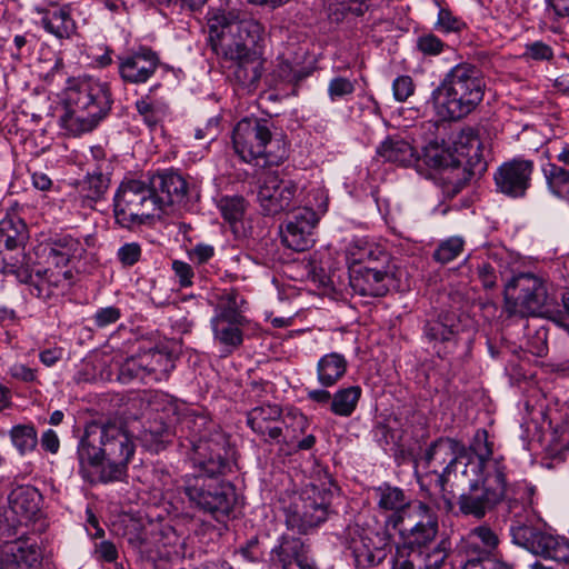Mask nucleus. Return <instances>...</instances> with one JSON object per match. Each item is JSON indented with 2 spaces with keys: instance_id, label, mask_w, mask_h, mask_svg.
Listing matches in <instances>:
<instances>
[{
  "instance_id": "nucleus-1",
  "label": "nucleus",
  "mask_w": 569,
  "mask_h": 569,
  "mask_svg": "<svg viewBox=\"0 0 569 569\" xmlns=\"http://www.w3.org/2000/svg\"><path fill=\"white\" fill-rule=\"evenodd\" d=\"M191 446L192 471L181 477L178 489L191 508L220 520L231 512L236 503L234 487L221 479L229 467L222 455L226 439L216 432L210 438L201 436L191 440Z\"/></svg>"
},
{
  "instance_id": "nucleus-2",
  "label": "nucleus",
  "mask_w": 569,
  "mask_h": 569,
  "mask_svg": "<svg viewBox=\"0 0 569 569\" xmlns=\"http://www.w3.org/2000/svg\"><path fill=\"white\" fill-rule=\"evenodd\" d=\"M209 42L214 53L231 62L232 76L243 88L258 83L263 59L257 49L264 34L256 20L238 21L233 10L212 9L208 12Z\"/></svg>"
},
{
  "instance_id": "nucleus-3",
  "label": "nucleus",
  "mask_w": 569,
  "mask_h": 569,
  "mask_svg": "<svg viewBox=\"0 0 569 569\" xmlns=\"http://www.w3.org/2000/svg\"><path fill=\"white\" fill-rule=\"evenodd\" d=\"M77 453L81 468L101 467L99 478L102 482L120 481L127 475L134 443L121 425L93 423L86 428Z\"/></svg>"
},
{
  "instance_id": "nucleus-4",
  "label": "nucleus",
  "mask_w": 569,
  "mask_h": 569,
  "mask_svg": "<svg viewBox=\"0 0 569 569\" xmlns=\"http://www.w3.org/2000/svg\"><path fill=\"white\" fill-rule=\"evenodd\" d=\"M480 468L481 463L471 465L468 471L465 468L457 482L448 486L446 493H453L455 488L462 490L457 499L459 512L479 520L507 500L509 511L515 515L518 499L509 486L507 475L501 472V467L489 462L487 473L481 472Z\"/></svg>"
},
{
  "instance_id": "nucleus-5",
  "label": "nucleus",
  "mask_w": 569,
  "mask_h": 569,
  "mask_svg": "<svg viewBox=\"0 0 569 569\" xmlns=\"http://www.w3.org/2000/svg\"><path fill=\"white\" fill-rule=\"evenodd\" d=\"M112 103L108 82L91 76L69 78L60 124L74 137L91 132L110 113Z\"/></svg>"
},
{
  "instance_id": "nucleus-6",
  "label": "nucleus",
  "mask_w": 569,
  "mask_h": 569,
  "mask_svg": "<svg viewBox=\"0 0 569 569\" xmlns=\"http://www.w3.org/2000/svg\"><path fill=\"white\" fill-rule=\"evenodd\" d=\"M486 83L475 64L462 62L452 67L432 91L430 102L442 120H459L482 101Z\"/></svg>"
},
{
  "instance_id": "nucleus-7",
  "label": "nucleus",
  "mask_w": 569,
  "mask_h": 569,
  "mask_svg": "<svg viewBox=\"0 0 569 569\" xmlns=\"http://www.w3.org/2000/svg\"><path fill=\"white\" fill-rule=\"evenodd\" d=\"M232 146L243 162L260 168L279 166L288 158L284 141L272 138L271 122L262 118L241 119L233 128Z\"/></svg>"
},
{
  "instance_id": "nucleus-8",
  "label": "nucleus",
  "mask_w": 569,
  "mask_h": 569,
  "mask_svg": "<svg viewBox=\"0 0 569 569\" xmlns=\"http://www.w3.org/2000/svg\"><path fill=\"white\" fill-rule=\"evenodd\" d=\"M505 311L512 316H548L556 303L550 284L530 272L513 276L505 286Z\"/></svg>"
},
{
  "instance_id": "nucleus-9",
  "label": "nucleus",
  "mask_w": 569,
  "mask_h": 569,
  "mask_svg": "<svg viewBox=\"0 0 569 569\" xmlns=\"http://www.w3.org/2000/svg\"><path fill=\"white\" fill-rule=\"evenodd\" d=\"M113 202L117 223L128 229L144 224L160 211L150 181H122Z\"/></svg>"
},
{
  "instance_id": "nucleus-10",
  "label": "nucleus",
  "mask_w": 569,
  "mask_h": 569,
  "mask_svg": "<svg viewBox=\"0 0 569 569\" xmlns=\"http://www.w3.org/2000/svg\"><path fill=\"white\" fill-rule=\"evenodd\" d=\"M29 239L26 222L17 216H7L0 220V273L14 276L17 280L30 278L24 252Z\"/></svg>"
},
{
  "instance_id": "nucleus-11",
  "label": "nucleus",
  "mask_w": 569,
  "mask_h": 569,
  "mask_svg": "<svg viewBox=\"0 0 569 569\" xmlns=\"http://www.w3.org/2000/svg\"><path fill=\"white\" fill-rule=\"evenodd\" d=\"M29 239L26 222L17 216H7L0 220V273L14 276L17 280L30 278L24 252Z\"/></svg>"
},
{
  "instance_id": "nucleus-12",
  "label": "nucleus",
  "mask_w": 569,
  "mask_h": 569,
  "mask_svg": "<svg viewBox=\"0 0 569 569\" xmlns=\"http://www.w3.org/2000/svg\"><path fill=\"white\" fill-rule=\"evenodd\" d=\"M467 455V447L459 440L452 438H439L430 445L426 451V460L429 467L446 465L443 471L438 473L437 483L440 491L446 495L448 486L457 482L462 471L471 465H479V461H470Z\"/></svg>"
},
{
  "instance_id": "nucleus-13",
  "label": "nucleus",
  "mask_w": 569,
  "mask_h": 569,
  "mask_svg": "<svg viewBox=\"0 0 569 569\" xmlns=\"http://www.w3.org/2000/svg\"><path fill=\"white\" fill-rule=\"evenodd\" d=\"M396 267L386 252L378 259H369L365 266L349 267V282L352 291L362 297H383L395 282Z\"/></svg>"
},
{
  "instance_id": "nucleus-14",
  "label": "nucleus",
  "mask_w": 569,
  "mask_h": 569,
  "mask_svg": "<svg viewBox=\"0 0 569 569\" xmlns=\"http://www.w3.org/2000/svg\"><path fill=\"white\" fill-rule=\"evenodd\" d=\"M328 500L312 486L300 495H295L286 508L287 527L299 533H308L326 521Z\"/></svg>"
},
{
  "instance_id": "nucleus-15",
  "label": "nucleus",
  "mask_w": 569,
  "mask_h": 569,
  "mask_svg": "<svg viewBox=\"0 0 569 569\" xmlns=\"http://www.w3.org/2000/svg\"><path fill=\"white\" fill-rule=\"evenodd\" d=\"M420 162L440 170L442 180L448 184V191L453 193L459 192L473 174L470 169L462 166L460 160L438 142H430L425 147Z\"/></svg>"
},
{
  "instance_id": "nucleus-16",
  "label": "nucleus",
  "mask_w": 569,
  "mask_h": 569,
  "mask_svg": "<svg viewBox=\"0 0 569 569\" xmlns=\"http://www.w3.org/2000/svg\"><path fill=\"white\" fill-rule=\"evenodd\" d=\"M160 63L159 54L147 46L117 56L119 77L128 84L146 83L154 76Z\"/></svg>"
},
{
  "instance_id": "nucleus-17",
  "label": "nucleus",
  "mask_w": 569,
  "mask_h": 569,
  "mask_svg": "<svg viewBox=\"0 0 569 569\" xmlns=\"http://www.w3.org/2000/svg\"><path fill=\"white\" fill-rule=\"evenodd\" d=\"M533 171L535 162L522 157L503 162L493 174L497 191L512 199L526 197Z\"/></svg>"
},
{
  "instance_id": "nucleus-18",
  "label": "nucleus",
  "mask_w": 569,
  "mask_h": 569,
  "mask_svg": "<svg viewBox=\"0 0 569 569\" xmlns=\"http://www.w3.org/2000/svg\"><path fill=\"white\" fill-rule=\"evenodd\" d=\"M298 184L292 180L281 179L278 174L264 176L258 190V201L267 216H276L296 204Z\"/></svg>"
},
{
  "instance_id": "nucleus-19",
  "label": "nucleus",
  "mask_w": 569,
  "mask_h": 569,
  "mask_svg": "<svg viewBox=\"0 0 569 569\" xmlns=\"http://www.w3.org/2000/svg\"><path fill=\"white\" fill-rule=\"evenodd\" d=\"M281 416L282 410L278 405L264 403L248 411L247 425L266 443H293V439H287L283 433V428L280 426Z\"/></svg>"
},
{
  "instance_id": "nucleus-20",
  "label": "nucleus",
  "mask_w": 569,
  "mask_h": 569,
  "mask_svg": "<svg viewBox=\"0 0 569 569\" xmlns=\"http://www.w3.org/2000/svg\"><path fill=\"white\" fill-rule=\"evenodd\" d=\"M28 272L30 278L18 281L29 284L30 293L43 300L62 295L72 282L71 270L57 266L54 268L38 269L33 273L29 260Z\"/></svg>"
},
{
  "instance_id": "nucleus-21",
  "label": "nucleus",
  "mask_w": 569,
  "mask_h": 569,
  "mask_svg": "<svg viewBox=\"0 0 569 569\" xmlns=\"http://www.w3.org/2000/svg\"><path fill=\"white\" fill-rule=\"evenodd\" d=\"M318 221V213L312 208L299 209L281 231L282 242L295 251L308 250L315 243L313 230Z\"/></svg>"
},
{
  "instance_id": "nucleus-22",
  "label": "nucleus",
  "mask_w": 569,
  "mask_h": 569,
  "mask_svg": "<svg viewBox=\"0 0 569 569\" xmlns=\"http://www.w3.org/2000/svg\"><path fill=\"white\" fill-rule=\"evenodd\" d=\"M149 181L160 211L174 203H182L190 191L187 180L173 170L159 171Z\"/></svg>"
},
{
  "instance_id": "nucleus-23",
  "label": "nucleus",
  "mask_w": 569,
  "mask_h": 569,
  "mask_svg": "<svg viewBox=\"0 0 569 569\" xmlns=\"http://www.w3.org/2000/svg\"><path fill=\"white\" fill-rule=\"evenodd\" d=\"M515 517L518 519L513 520L510 525L512 542L527 549L531 553L548 558L552 548L557 546L558 538L526 525L521 520L519 512H515Z\"/></svg>"
},
{
  "instance_id": "nucleus-24",
  "label": "nucleus",
  "mask_w": 569,
  "mask_h": 569,
  "mask_svg": "<svg viewBox=\"0 0 569 569\" xmlns=\"http://www.w3.org/2000/svg\"><path fill=\"white\" fill-rule=\"evenodd\" d=\"M498 542V536L490 527L479 526L471 529L466 537L461 538L459 545V551L466 557L463 565H469L471 561L478 565L491 558Z\"/></svg>"
},
{
  "instance_id": "nucleus-25",
  "label": "nucleus",
  "mask_w": 569,
  "mask_h": 569,
  "mask_svg": "<svg viewBox=\"0 0 569 569\" xmlns=\"http://www.w3.org/2000/svg\"><path fill=\"white\" fill-rule=\"evenodd\" d=\"M270 561L281 569H301L311 561L309 549L297 537L283 535L270 551Z\"/></svg>"
},
{
  "instance_id": "nucleus-26",
  "label": "nucleus",
  "mask_w": 569,
  "mask_h": 569,
  "mask_svg": "<svg viewBox=\"0 0 569 569\" xmlns=\"http://www.w3.org/2000/svg\"><path fill=\"white\" fill-rule=\"evenodd\" d=\"M248 322L249 320L244 316H233L229 312L216 313L211 319L213 337L227 348L228 352H231L242 345V329Z\"/></svg>"
},
{
  "instance_id": "nucleus-27",
  "label": "nucleus",
  "mask_w": 569,
  "mask_h": 569,
  "mask_svg": "<svg viewBox=\"0 0 569 569\" xmlns=\"http://www.w3.org/2000/svg\"><path fill=\"white\" fill-rule=\"evenodd\" d=\"M376 154L385 162L401 167L419 166L420 157L413 146L400 136L387 137L378 147Z\"/></svg>"
},
{
  "instance_id": "nucleus-28",
  "label": "nucleus",
  "mask_w": 569,
  "mask_h": 569,
  "mask_svg": "<svg viewBox=\"0 0 569 569\" xmlns=\"http://www.w3.org/2000/svg\"><path fill=\"white\" fill-rule=\"evenodd\" d=\"M41 552L36 545L14 542L0 556V569H39Z\"/></svg>"
},
{
  "instance_id": "nucleus-29",
  "label": "nucleus",
  "mask_w": 569,
  "mask_h": 569,
  "mask_svg": "<svg viewBox=\"0 0 569 569\" xmlns=\"http://www.w3.org/2000/svg\"><path fill=\"white\" fill-rule=\"evenodd\" d=\"M372 490L378 509L381 511H392L395 513V520H399V516H402L405 510L412 502L403 489L391 486L388 482H383Z\"/></svg>"
},
{
  "instance_id": "nucleus-30",
  "label": "nucleus",
  "mask_w": 569,
  "mask_h": 569,
  "mask_svg": "<svg viewBox=\"0 0 569 569\" xmlns=\"http://www.w3.org/2000/svg\"><path fill=\"white\" fill-rule=\"evenodd\" d=\"M110 168V161H102L88 170L83 180L79 182V190L83 198L96 202L104 196L109 188Z\"/></svg>"
},
{
  "instance_id": "nucleus-31",
  "label": "nucleus",
  "mask_w": 569,
  "mask_h": 569,
  "mask_svg": "<svg viewBox=\"0 0 569 569\" xmlns=\"http://www.w3.org/2000/svg\"><path fill=\"white\" fill-rule=\"evenodd\" d=\"M347 359L339 352H330L322 356L317 363V379L323 388L333 387L346 375Z\"/></svg>"
},
{
  "instance_id": "nucleus-32",
  "label": "nucleus",
  "mask_w": 569,
  "mask_h": 569,
  "mask_svg": "<svg viewBox=\"0 0 569 569\" xmlns=\"http://www.w3.org/2000/svg\"><path fill=\"white\" fill-rule=\"evenodd\" d=\"M466 456L470 461H479L483 473H487L489 462H496L501 467V472L507 475L508 468L503 457H493L492 443L488 441V432L483 429L477 430Z\"/></svg>"
},
{
  "instance_id": "nucleus-33",
  "label": "nucleus",
  "mask_w": 569,
  "mask_h": 569,
  "mask_svg": "<svg viewBox=\"0 0 569 569\" xmlns=\"http://www.w3.org/2000/svg\"><path fill=\"white\" fill-rule=\"evenodd\" d=\"M437 522L438 516L428 505L421 501H412L399 520H393V527H400L403 531H413L425 527L426 521Z\"/></svg>"
},
{
  "instance_id": "nucleus-34",
  "label": "nucleus",
  "mask_w": 569,
  "mask_h": 569,
  "mask_svg": "<svg viewBox=\"0 0 569 569\" xmlns=\"http://www.w3.org/2000/svg\"><path fill=\"white\" fill-rule=\"evenodd\" d=\"M40 23L48 33L58 39H68L76 30V23L66 7L46 11Z\"/></svg>"
},
{
  "instance_id": "nucleus-35",
  "label": "nucleus",
  "mask_w": 569,
  "mask_h": 569,
  "mask_svg": "<svg viewBox=\"0 0 569 569\" xmlns=\"http://www.w3.org/2000/svg\"><path fill=\"white\" fill-rule=\"evenodd\" d=\"M542 174L550 194L569 202V169L548 162L542 167Z\"/></svg>"
},
{
  "instance_id": "nucleus-36",
  "label": "nucleus",
  "mask_w": 569,
  "mask_h": 569,
  "mask_svg": "<svg viewBox=\"0 0 569 569\" xmlns=\"http://www.w3.org/2000/svg\"><path fill=\"white\" fill-rule=\"evenodd\" d=\"M423 336L428 342L450 343L457 336L456 318L450 315H441L437 319L428 320L423 327Z\"/></svg>"
},
{
  "instance_id": "nucleus-37",
  "label": "nucleus",
  "mask_w": 569,
  "mask_h": 569,
  "mask_svg": "<svg viewBox=\"0 0 569 569\" xmlns=\"http://www.w3.org/2000/svg\"><path fill=\"white\" fill-rule=\"evenodd\" d=\"M143 358L150 383L167 380L174 369V360L167 352L148 350L143 352Z\"/></svg>"
},
{
  "instance_id": "nucleus-38",
  "label": "nucleus",
  "mask_w": 569,
  "mask_h": 569,
  "mask_svg": "<svg viewBox=\"0 0 569 569\" xmlns=\"http://www.w3.org/2000/svg\"><path fill=\"white\" fill-rule=\"evenodd\" d=\"M79 242L71 236L52 238L44 247L48 259L57 267L64 268L77 251Z\"/></svg>"
},
{
  "instance_id": "nucleus-39",
  "label": "nucleus",
  "mask_w": 569,
  "mask_h": 569,
  "mask_svg": "<svg viewBox=\"0 0 569 569\" xmlns=\"http://www.w3.org/2000/svg\"><path fill=\"white\" fill-rule=\"evenodd\" d=\"M362 389L359 386H349L337 390L331 400L330 411L339 417H350L360 400Z\"/></svg>"
},
{
  "instance_id": "nucleus-40",
  "label": "nucleus",
  "mask_w": 569,
  "mask_h": 569,
  "mask_svg": "<svg viewBox=\"0 0 569 569\" xmlns=\"http://www.w3.org/2000/svg\"><path fill=\"white\" fill-rule=\"evenodd\" d=\"M369 8L368 0H328V17L333 22L345 20L349 14L362 16Z\"/></svg>"
},
{
  "instance_id": "nucleus-41",
  "label": "nucleus",
  "mask_w": 569,
  "mask_h": 569,
  "mask_svg": "<svg viewBox=\"0 0 569 569\" xmlns=\"http://www.w3.org/2000/svg\"><path fill=\"white\" fill-rule=\"evenodd\" d=\"M118 379L122 383L139 381L150 383L143 352L127 358L119 367Z\"/></svg>"
},
{
  "instance_id": "nucleus-42",
  "label": "nucleus",
  "mask_w": 569,
  "mask_h": 569,
  "mask_svg": "<svg viewBox=\"0 0 569 569\" xmlns=\"http://www.w3.org/2000/svg\"><path fill=\"white\" fill-rule=\"evenodd\" d=\"M12 445L20 455L33 451L38 443V435L33 425H17L9 432Z\"/></svg>"
},
{
  "instance_id": "nucleus-43",
  "label": "nucleus",
  "mask_w": 569,
  "mask_h": 569,
  "mask_svg": "<svg viewBox=\"0 0 569 569\" xmlns=\"http://www.w3.org/2000/svg\"><path fill=\"white\" fill-rule=\"evenodd\" d=\"M420 548L411 545H400L396 547L391 557L392 569H423Z\"/></svg>"
},
{
  "instance_id": "nucleus-44",
  "label": "nucleus",
  "mask_w": 569,
  "mask_h": 569,
  "mask_svg": "<svg viewBox=\"0 0 569 569\" xmlns=\"http://www.w3.org/2000/svg\"><path fill=\"white\" fill-rule=\"evenodd\" d=\"M457 151L469 159V161H480L482 157V142L478 133L472 129L461 131L456 141Z\"/></svg>"
},
{
  "instance_id": "nucleus-45",
  "label": "nucleus",
  "mask_w": 569,
  "mask_h": 569,
  "mask_svg": "<svg viewBox=\"0 0 569 569\" xmlns=\"http://www.w3.org/2000/svg\"><path fill=\"white\" fill-rule=\"evenodd\" d=\"M450 550L451 543L446 538H442L433 547L420 548L423 569H440L445 565Z\"/></svg>"
},
{
  "instance_id": "nucleus-46",
  "label": "nucleus",
  "mask_w": 569,
  "mask_h": 569,
  "mask_svg": "<svg viewBox=\"0 0 569 569\" xmlns=\"http://www.w3.org/2000/svg\"><path fill=\"white\" fill-rule=\"evenodd\" d=\"M136 109L149 128L157 127L167 113V109L162 103L147 98L137 100Z\"/></svg>"
},
{
  "instance_id": "nucleus-47",
  "label": "nucleus",
  "mask_w": 569,
  "mask_h": 569,
  "mask_svg": "<svg viewBox=\"0 0 569 569\" xmlns=\"http://www.w3.org/2000/svg\"><path fill=\"white\" fill-rule=\"evenodd\" d=\"M439 530V523L426 521L425 527L410 531L408 539L403 545H411L417 548L430 547V543L436 539Z\"/></svg>"
},
{
  "instance_id": "nucleus-48",
  "label": "nucleus",
  "mask_w": 569,
  "mask_h": 569,
  "mask_svg": "<svg viewBox=\"0 0 569 569\" xmlns=\"http://www.w3.org/2000/svg\"><path fill=\"white\" fill-rule=\"evenodd\" d=\"M356 90V80L337 76L330 79L328 83V97L331 102L345 100L352 96Z\"/></svg>"
},
{
  "instance_id": "nucleus-49",
  "label": "nucleus",
  "mask_w": 569,
  "mask_h": 569,
  "mask_svg": "<svg viewBox=\"0 0 569 569\" xmlns=\"http://www.w3.org/2000/svg\"><path fill=\"white\" fill-rule=\"evenodd\" d=\"M463 240L460 237H451L442 241L433 252L436 261L445 264L455 260L463 250Z\"/></svg>"
},
{
  "instance_id": "nucleus-50",
  "label": "nucleus",
  "mask_w": 569,
  "mask_h": 569,
  "mask_svg": "<svg viewBox=\"0 0 569 569\" xmlns=\"http://www.w3.org/2000/svg\"><path fill=\"white\" fill-rule=\"evenodd\" d=\"M381 250H373L361 240H355L349 244L347 254L351 260V266H365L369 259H378Z\"/></svg>"
},
{
  "instance_id": "nucleus-51",
  "label": "nucleus",
  "mask_w": 569,
  "mask_h": 569,
  "mask_svg": "<svg viewBox=\"0 0 569 569\" xmlns=\"http://www.w3.org/2000/svg\"><path fill=\"white\" fill-rule=\"evenodd\" d=\"M219 209L227 221H239L244 212V200L242 197H223L219 201Z\"/></svg>"
},
{
  "instance_id": "nucleus-52",
  "label": "nucleus",
  "mask_w": 569,
  "mask_h": 569,
  "mask_svg": "<svg viewBox=\"0 0 569 569\" xmlns=\"http://www.w3.org/2000/svg\"><path fill=\"white\" fill-rule=\"evenodd\" d=\"M247 301L237 291L232 290L224 295L221 305L216 313L229 312L233 316H243Z\"/></svg>"
},
{
  "instance_id": "nucleus-53",
  "label": "nucleus",
  "mask_w": 569,
  "mask_h": 569,
  "mask_svg": "<svg viewBox=\"0 0 569 569\" xmlns=\"http://www.w3.org/2000/svg\"><path fill=\"white\" fill-rule=\"evenodd\" d=\"M445 47V42L432 33L420 36L416 42V48L423 56H439Z\"/></svg>"
},
{
  "instance_id": "nucleus-54",
  "label": "nucleus",
  "mask_w": 569,
  "mask_h": 569,
  "mask_svg": "<svg viewBox=\"0 0 569 569\" xmlns=\"http://www.w3.org/2000/svg\"><path fill=\"white\" fill-rule=\"evenodd\" d=\"M437 26L445 32H459L466 27V23L462 19L455 16L449 9L440 8Z\"/></svg>"
},
{
  "instance_id": "nucleus-55",
  "label": "nucleus",
  "mask_w": 569,
  "mask_h": 569,
  "mask_svg": "<svg viewBox=\"0 0 569 569\" xmlns=\"http://www.w3.org/2000/svg\"><path fill=\"white\" fill-rule=\"evenodd\" d=\"M33 36L30 33L16 34L13 37V48L10 50V57L14 62H21L26 53H31Z\"/></svg>"
},
{
  "instance_id": "nucleus-56",
  "label": "nucleus",
  "mask_w": 569,
  "mask_h": 569,
  "mask_svg": "<svg viewBox=\"0 0 569 569\" xmlns=\"http://www.w3.org/2000/svg\"><path fill=\"white\" fill-rule=\"evenodd\" d=\"M121 310L118 307L109 306L99 308L92 316V320L96 327L106 328L116 323L121 318Z\"/></svg>"
},
{
  "instance_id": "nucleus-57",
  "label": "nucleus",
  "mask_w": 569,
  "mask_h": 569,
  "mask_svg": "<svg viewBox=\"0 0 569 569\" xmlns=\"http://www.w3.org/2000/svg\"><path fill=\"white\" fill-rule=\"evenodd\" d=\"M393 97L399 102H405L415 92L413 80L410 76H399L392 82Z\"/></svg>"
},
{
  "instance_id": "nucleus-58",
  "label": "nucleus",
  "mask_w": 569,
  "mask_h": 569,
  "mask_svg": "<svg viewBox=\"0 0 569 569\" xmlns=\"http://www.w3.org/2000/svg\"><path fill=\"white\" fill-rule=\"evenodd\" d=\"M118 260L124 267H132L141 257V247L137 242H128L121 246L117 252Z\"/></svg>"
},
{
  "instance_id": "nucleus-59",
  "label": "nucleus",
  "mask_w": 569,
  "mask_h": 569,
  "mask_svg": "<svg viewBox=\"0 0 569 569\" xmlns=\"http://www.w3.org/2000/svg\"><path fill=\"white\" fill-rule=\"evenodd\" d=\"M523 56L537 61L550 60L553 57V50L542 41H535L525 46Z\"/></svg>"
},
{
  "instance_id": "nucleus-60",
  "label": "nucleus",
  "mask_w": 569,
  "mask_h": 569,
  "mask_svg": "<svg viewBox=\"0 0 569 569\" xmlns=\"http://www.w3.org/2000/svg\"><path fill=\"white\" fill-rule=\"evenodd\" d=\"M8 375L11 379L23 383L36 382L38 379L36 369L20 362L11 365L8 369Z\"/></svg>"
},
{
  "instance_id": "nucleus-61",
  "label": "nucleus",
  "mask_w": 569,
  "mask_h": 569,
  "mask_svg": "<svg viewBox=\"0 0 569 569\" xmlns=\"http://www.w3.org/2000/svg\"><path fill=\"white\" fill-rule=\"evenodd\" d=\"M386 557L385 549L370 550L365 548L356 550L357 562L361 566L375 567L382 562Z\"/></svg>"
},
{
  "instance_id": "nucleus-62",
  "label": "nucleus",
  "mask_w": 569,
  "mask_h": 569,
  "mask_svg": "<svg viewBox=\"0 0 569 569\" xmlns=\"http://www.w3.org/2000/svg\"><path fill=\"white\" fill-rule=\"evenodd\" d=\"M172 270L179 280V284L182 288L192 286L194 272H193L192 267L189 263L181 261V260H173L172 261Z\"/></svg>"
},
{
  "instance_id": "nucleus-63",
  "label": "nucleus",
  "mask_w": 569,
  "mask_h": 569,
  "mask_svg": "<svg viewBox=\"0 0 569 569\" xmlns=\"http://www.w3.org/2000/svg\"><path fill=\"white\" fill-rule=\"evenodd\" d=\"M310 74V71L303 67L291 66L289 62L284 61L281 64V76L287 78L290 81L296 83L302 81Z\"/></svg>"
},
{
  "instance_id": "nucleus-64",
  "label": "nucleus",
  "mask_w": 569,
  "mask_h": 569,
  "mask_svg": "<svg viewBox=\"0 0 569 569\" xmlns=\"http://www.w3.org/2000/svg\"><path fill=\"white\" fill-rule=\"evenodd\" d=\"M548 558L562 562V567H569V543L562 539H557V546L552 548Z\"/></svg>"
}]
</instances>
